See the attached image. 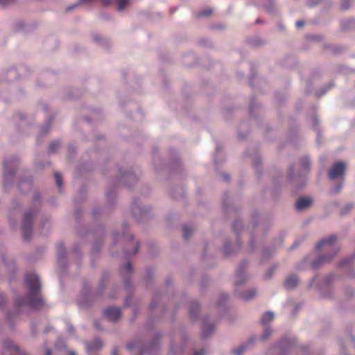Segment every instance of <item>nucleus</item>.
Here are the masks:
<instances>
[{"instance_id":"1","label":"nucleus","mask_w":355,"mask_h":355,"mask_svg":"<svg viewBox=\"0 0 355 355\" xmlns=\"http://www.w3.org/2000/svg\"><path fill=\"white\" fill-rule=\"evenodd\" d=\"M25 283L28 289V299L23 302L17 301L16 302L17 305L21 306L27 304L33 308L42 306V300L39 297V291L41 287L39 277L34 273L28 272L26 275Z\"/></svg>"},{"instance_id":"2","label":"nucleus","mask_w":355,"mask_h":355,"mask_svg":"<svg viewBox=\"0 0 355 355\" xmlns=\"http://www.w3.org/2000/svg\"><path fill=\"white\" fill-rule=\"evenodd\" d=\"M35 213L33 211H27L22 221V236L23 239L26 241L30 240L32 235V225H33V219Z\"/></svg>"},{"instance_id":"3","label":"nucleus","mask_w":355,"mask_h":355,"mask_svg":"<svg viewBox=\"0 0 355 355\" xmlns=\"http://www.w3.org/2000/svg\"><path fill=\"white\" fill-rule=\"evenodd\" d=\"M346 168V165L344 162H336L329 171V177L331 180L343 177L344 175Z\"/></svg>"},{"instance_id":"4","label":"nucleus","mask_w":355,"mask_h":355,"mask_svg":"<svg viewBox=\"0 0 355 355\" xmlns=\"http://www.w3.org/2000/svg\"><path fill=\"white\" fill-rule=\"evenodd\" d=\"M336 236L331 235L329 238L322 240L317 245L318 250H329L334 248V244L336 241Z\"/></svg>"},{"instance_id":"5","label":"nucleus","mask_w":355,"mask_h":355,"mask_svg":"<svg viewBox=\"0 0 355 355\" xmlns=\"http://www.w3.org/2000/svg\"><path fill=\"white\" fill-rule=\"evenodd\" d=\"M104 314L108 320L114 322L120 318L121 311L119 308L108 307L105 310Z\"/></svg>"},{"instance_id":"6","label":"nucleus","mask_w":355,"mask_h":355,"mask_svg":"<svg viewBox=\"0 0 355 355\" xmlns=\"http://www.w3.org/2000/svg\"><path fill=\"white\" fill-rule=\"evenodd\" d=\"M311 200L309 198H300L297 200L295 208L297 210H302L308 207L311 205Z\"/></svg>"},{"instance_id":"7","label":"nucleus","mask_w":355,"mask_h":355,"mask_svg":"<svg viewBox=\"0 0 355 355\" xmlns=\"http://www.w3.org/2000/svg\"><path fill=\"white\" fill-rule=\"evenodd\" d=\"M3 345L6 349H13L15 352V355H26L25 353L21 352L19 348L13 343L11 340H5ZM13 355V354H12Z\"/></svg>"},{"instance_id":"8","label":"nucleus","mask_w":355,"mask_h":355,"mask_svg":"<svg viewBox=\"0 0 355 355\" xmlns=\"http://www.w3.org/2000/svg\"><path fill=\"white\" fill-rule=\"evenodd\" d=\"M298 284V279L295 275H291L287 277L284 282V286L288 289L295 288Z\"/></svg>"},{"instance_id":"9","label":"nucleus","mask_w":355,"mask_h":355,"mask_svg":"<svg viewBox=\"0 0 355 355\" xmlns=\"http://www.w3.org/2000/svg\"><path fill=\"white\" fill-rule=\"evenodd\" d=\"M103 347V343L98 340L96 339L91 344H88L87 345V351L88 352H92L93 351H98Z\"/></svg>"},{"instance_id":"10","label":"nucleus","mask_w":355,"mask_h":355,"mask_svg":"<svg viewBox=\"0 0 355 355\" xmlns=\"http://www.w3.org/2000/svg\"><path fill=\"white\" fill-rule=\"evenodd\" d=\"M338 252L337 250L334 251V254L331 256H324L319 257L314 263H313V267L316 268L318 267L321 263L327 262L330 261Z\"/></svg>"},{"instance_id":"11","label":"nucleus","mask_w":355,"mask_h":355,"mask_svg":"<svg viewBox=\"0 0 355 355\" xmlns=\"http://www.w3.org/2000/svg\"><path fill=\"white\" fill-rule=\"evenodd\" d=\"M274 319V315L273 313L271 311H268L266 313H264L261 319V324L263 326L266 325L268 323L272 321Z\"/></svg>"},{"instance_id":"12","label":"nucleus","mask_w":355,"mask_h":355,"mask_svg":"<svg viewBox=\"0 0 355 355\" xmlns=\"http://www.w3.org/2000/svg\"><path fill=\"white\" fill-rule=\"evenodd\" d=\"M257 295V291L255 289H251L248 291L247 293H243L242 295V298L245 300H249L252 299Z\"/></svg>"},{"instance_id":"13","label":"nucleus","mask_w":355,"mask_h":355,"mask_svg":"<svg viewBox=\"0 0 355 355\" xmlns=\"http://www.w3.org/2000/svg\"><path fill=\"white\" fill-rule=\"evenodd\" d=\"M302 168L308 171L310 166V160L308 157H303L300 161Z\"/></svg>"},{"instance_id":"14","label":"nucleus","mask_w":355,"mask_h":355,"mask_svg":"<svg viewBox=\"0 0 355 355\" xmlns=\"http://www.w3.org/2000/svg\"><path fill=\"white\" fill-rule=\"evenodd\" d=\"M213 12H214L213 9L207 8V9H205V10L201 11V12H199L197 14V16L198 17H207V16L211 15L213 13Z\"/></svg>"},{"instance_id":"15","label":"nucleus","mask_w":355,"mask_h":355,"mask_svg":"<svg viewBox=\"0 0 355 355\" xmlns=\"http://www.w3.org/2000/svg\"><path fill=\"white\" fill-rule=\"evenodd\" d=\"M55 178L57 187L59 189V190H60L62 185V179L60 173H59L58 172L55 173Z\"/></svg>"},{"instance_id":"16","label":"nucleus","mask_w":355,"mask_h":355,"mask_svg":"<svg viewBox=\"0 0 355 355\" xmlns=\"http://www.w3.org/2000/svg\"><path fill=\"white\" fill-rule=\"evenodd\" d=\"M93 0H78V2L76 3V4H74L73 6H70V7H68L66 10L67 11H70L71 9L74 8H76L78 6H79L81 4H83V3H89L92 1Z\"/></svg>"},{"instance_id":"17","label":"nucleus","mask_w":355,"mask_h":355,"mask_svg":"<svg viewBox=\"0 0 355 355\" xmlns=\"http://www.w3.org/2000/svg\"><path fill=\"white\" fill-rule=\"evenodd\" d=\"M192 234V230L187 225L183 226V235L185 239H188L189 236Z\"/></svg>"},{"instance_id":"18","label":"nucleus","mask_w":355,"mask_h":355,"mask_svg":"<svg viewBox=\"0 0 355 355\" xmlns=\"http://www.w3.org/2000/svg\"><path fill=\"white\" fill-rule=\"evenodd\" d=\"M116 3L118 4V9L122 10L128 4V0H116Z\"/></svg>"},{"instance_id":"19","label":"nucleus","mask_w":355,"mask_h":355,"mask_svg":"<svg viewBox=\"0 0 355 355\" xmlns=\"http://www.w3.org/2000/svg\"><path fill=\"white\" fill-rule=\"evenodd\" d=\"M247 345H242L233 351L236 355H241L246 349Z\"/></svg>"},{"instance_id":"20","label":"nucleus","mask_w":355,"mask_h":355,"mask_svg":"<svg viewBox=\"0 0 355 355\" xmlns=\"http://www.w3.org/2000/svg\"><path fill=\"white\" fill-rule=\"evenodd\" d=\"M272 330L270 328H266L261 336V340H266L271 335Z\"/></svg>"},{"instance_id":"21","label":"nucleus","mask_w":355,"mask_h":355,"mask_svg":"<svg viewBox=\"0 0 355 355\" xmlns=\"http://www.w3.org/2000/svg\"><path fill=\"white\" fill-rule=\"evenodd\" d=\"M60 146V143L57 141H53L50 144L49 150L50 152H54Z\"/></svg>"},{"instance_id":"22","label":"nucleus","mask_w":355,"mask_h":355,"mask_svg":"<svg viewBox=\"0 0 355 355\" xmlns=\"http://www.w3.org/2000/svg\"><path fill=\"white\" fill-rule=\"evenodd\" d=\"M351 0H342L340 7L343 10H347L350 6Z\"/></svg>"},{"instance_id":"23","label":"nucleus","mask_w":355,"mask_h":355,"mask_svg":"<svg viewBox=\"0 0 355 355\" xmlns=\"http://www.w3.org/2000/svg\"><path fill=\"white\" fill-rule=\"evenodd\" d=\"M121 272H126L127 273H131L132 271V266L130 263H126L123 268L121 269Z\"/></svg>"},{"instance_id":"24","label":"nucleus","mask_w":355,"mask_h":355,"mask_svg":"<svg viewBox=\"0 0 355 355\" xmlns=\"http://www.w3.org/2000/svg\"><path fill=\"white\" fill-rule=\"evenodd\" d=\"M15 1V0H0V6H7Z\"/></svg>"},{"instance_id":"25","label":"nucleus","mask_w":355,"mask_h":355,"mask_svg":"<svg viewBox=\"0 0 355 355\" xmlns=\"http://www.w3.org/2000/svg\"><path fill=\"white\" fill-rule=\"evenodd\" d=\"M58 250L59 252V254L60 257H64V248H63V245L62 244H59L58 245Z\"/></svg>"},{"instance_id":"26","label":"nucleus","mask_w":355,"mask_h":355,"mask_svg":"<svg viewBox=\"0 0 355 355\" xmlns=\"http://www.w3.org/2000/svg\"><path fill=\"white\" fill-rule=\"evenodd\" d=\"M6 302V297L3 294L0 293V307L3 306V304Z\"/></svg>"},{"instance_id":"27","label":"nucleus","mask_w":355,"mask_h":355,"mask_svg":"<svg viewBox=\"0 0 355 355\" xmlns=\"http://www.w3.org/2000/svg\"><path fill=\"white\" fill-rule=\"evenodd\" d=\"M199 309H200V307H199L198 304H197V303L193 304V310L191 311V313H193V312H194V311L198 313L199 311Z\"/></svg>"},{"instance_id":"28","label":"nucleus","mask_w":355,"mask_h":355,"mask_svg":"<svg viewBox=\"0 0 355 355\" xmlns=\"http://www.w3.org/2000/svg\"><path fill=\"white\" fill-rule=\"evenodd\" d=\"M295 24L297 28H302L304 25V22L302 20H299L296 21Z\"/></svg>"},{"instance_id":"29","label":"nucleus","mask_w":355,"mask_h":355,"mask_svg":"<svg viewBox=\"0 0 355 355\" xmlns=\"http://www.w3.org/2000/svg\"><path fill=\"white\" fill-rule=\"evenodd\" d=\"M275 268H271L270 271H268L266 275V278L269 279L272 276V272L274 271Z\"/></svg>"},{"instance_id":"30","label":"nucleus","mask_w":355,"mask_h":355,"mask_svg":"<svg viewBox=\"0 0 355 355\" xmlns=\"http://www.w3.org/2000/svg\"><path fill=\"white\" fill-rule=\"evenodd\" d=\"M103 4L105 6H107L111 4L112 1L111 0H101Z\"/></svg>"},{"instance_id":"31","label":"nucleus","mask_w":355,"mask_h":355,"mask_svg":"<svg viewBox=\"0 0 355 355\" xmlns=\"http://www.w3.org/2000/svg\"><path fill=\"white\" fill-rule=\"evenodd\" d=\"M205 351L204 349H201L200 352H195L193 355H205Z\"/></svg>"},{"instance_id":"32","label":"nucleus","mask_w":355,"mask_h":355,"mask_svg":"<svg viewBox=\"0 0 355 355\" xmlns=\"http://www.w3.org/2000/svg\"><path fill=\"white\" fill-rule=\"evenodd\" d=\"M8 166V163L6 162H4V175H7L6 168Z\"/></svg>"},{"instance_id":"33","label":"nucleus","mask_w":355,"mask_h":355,"mask_svg":"<svg viewBox=\"0 0 355 355\" xmlns=\"http://www.w3.org/2000/svg\"><path fill=\"white\" fill-rule=\"evenodd\" d=\"M223 180H229L230 176L227 174H223Z\"/></svg>"},{"instance_id":"34","label":"nucleus","mask_w":355,"mask_h":355,"mask_svg":"<svg viewBox=\"0 0 355 355\" xmlns=\"http://www.w3.org/2000/svg\"><path fill=\"white\" fill-rule=\"evenodd\" d=\"M51 350L50 349H46L45 355H51Z\"/></svg>"},{"instance_id":"35","label":"nucleus","mask_w":355,"mask_h":355,"mask_svg":"<svg viewBox=\"0 0 355 355\" xmlns=\"http://www.w3.org/2000/svg\"><path fill=\"white\" fill-rule=\"evenodd\" d=\"M226 248H227V245L226 244L225 245H223V254L227 253L226 252Z\"/></svg>"},{"instance_id":"36","label":"nucleus","mask_w":355,"mask_h":355,"mask_svg":"<svg viewBox=\"0 0 355 355\" xmlns=\"http://www.w3.org/2000/svg\"><path fill=\"white\" fill-rule=\"evenodd\" d=\"M112 355H118L116 349H114L112 351Z\"/></svg>"},{"instance_id":"37","label":"nucleus","mask_w":355,"mask_h":355,"mask_svg":"<svg viewBox=\"0 0 355 355\" xmlns=\"http://www.w3.org/2000/svg\"><path fill=\"white\" fill-rule=\"evenodd\" d=\"M242 272H242V269H241V268H239V271H238V275H239V276L241 275H242Z\"/></svg>"},{"instance_id":"38","label":"nucleus","mask_w":355,"mask_h":355,"mask_svg":"<svg viewBox=\"0 0 355 355\" xmlns=\"http://www.w3.org/2000/svg\"><path fill=\"white\" fill-rule=\"evenodd\" d=\"M128 348L129 349H132L133 348L132 345V344H129V345H128Z\"/></svg>"},{"instance_id":"39","label":"nucleus","mask_w":355,"mask_h":355,"mask_svg":"<svg viewBox=\"0 0 355 355\" xmlns=\"http://www.w3.org/2000/svg\"><path fill=\"white\" fill-rule=\"evenodd\" d=\"M69 355H76V354L74 352H70Z\"/></svg>"},{"instance_id":"40","label":"nucleus","mask_w":355,"mask_h":355,"mask_svg":"<svg viewBox=\"0 0 355 355\" xmlns=\"http://www.w3.org/2000/svg\"><path fill=\"white\" fill-rule=\"evenodd\" d=\"M138 252V247H137L135 250L134 254H135Z\"/></svg>"},{"instance_id":"41","label":"nucleus","mask_w":355,"mask_h":355,"mask_svg":"<svg viewBox=\"0 0 355 355\" xmlns=\"http://www.w3.org/2000/svg\"><path fill=\"white\" fill-rule=\"evenodd\" d=\"M94 325L96 327V329H99V327H98V323L97 322H95L94 323Z\"/></svg>"},{"instance_id":"42","label":"nucleus","mask_w":355,"mask_h":355,"mask_svg":"<svg viewBox=\"0 0 355 355\" xmlns=\"http://www.w3.org/2000/svg\"><path fill=\"white\" fill-rule=\"evenodd\" d=\"M346 208H347V209H351V208H352V205H348V206H347V207H346Z\"/></svg>"}]
</instances>
